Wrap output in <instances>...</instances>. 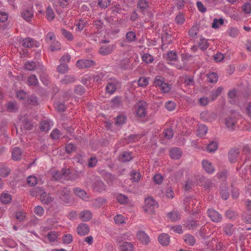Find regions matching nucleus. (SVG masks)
Here are the masks:
<instances>
[{"mask_svg": "<svg viewBox=\"0 0 251 251\" xmlns=\"http://www.w3.org/2000/svg\"><path fill=\"white\" fill-rule=\"evenodd\" d=\"M137 238L142 243L147 244L150 242L149 237L143 231H140L137 234Z\"/></svg>", "mask_w": 251, "mask_h": 251, "instance_id": "obj_25", "label": "nucleus"}, {"mask_svg": "<svg viewBox=\"0 0 251 251\" xmlns=\"http://www.w3.org/2000/svg\"><path fill=\"white\" fill-rule=\"evenodd\" d=\"M25 67L26 70L32 71L36 68V63L33 61H27L25 63Z\"/></svg>", "mask_w": 251, "mask_h": 251, "instance_id": "obj_60", "label": "nucleus"}, {"mask_svg": "<svg viewBox=\"0 0 251 251\" xmlns=\"http://www.w3.org/2000/svg\"><path fill=\"white\" fill-rule=\"evenodd\" d=\"M225 215L227 218L230 219H235L238 216V213L229 209L226 211Z\"/></svg>", "mask_w": 251, "mask_h": 251, "instance_id": "obj_42", "label": "nucleus"}, {"mask_svg": "<svg viewBox=\"0 0 251 251\" xmlns=\"http://www.w3.org/2000/svg\"><path fill=\"white\" fill-rule=\"evenodd\" d=\"M239 154V150L237 148L230 150L228 153V158L230 163H234L237 161V158Z\"/></svg>", "mask_w": 251, "mask_h": 251, "instance_id": "obj_9", "label": "nucleus"}, {"mask_svg": "<svg viewBox=\"0 0 251 251\" xmlns=\"http://www.w3.org/2000/svg\"><path fill=\"white\" fill-rule=\"evenodd\" d=\"M122 251H133V245L130 242H125L121 246Z\"/></svg>", "mask_w": 251, "mask_h": 251, "instance_id": "obj_40", "label": "nucleus"}, {"mask_svg": "<svg viewBox=\"0 0 251 251\" xmlns=\"http://www.w3.org/2000/svg\"><path fill=\"white\" fill-rule=\"evenodd\" d=\"M55 17V14L50 7V6H48L46 10V18L49 21H52Z\"/></svg>", "mask_w": 251, "mask_h": 251, "instance_id": "obj_44", "label": "nucleus"}, {"mask_svg": "<svg viewBox=\"0 0 251 251\" xmlns=\"http://www.w3.org/2000/svg\"><path fill=\"white\" fill-rule=\"evenodd\" d=\"M137 7L142 11H144L149 7V2L146 0H139Z\"/></svg>", "mask_w": 251, "mask_h": 251, "instance_id": "obj_39", "label": "nucleus"}, {"mask_svg": "<svg viewBox=\"0 0 251 251\" xmlns=\"http://www.w3.org/2000/svg\"><path fill=\"white\" fill-rule=\"evenodd\" d=\"M95 65V62L92 60H78L76 63V66L80 69L89 68L94 66Z\"/></svg>", "mask_w": 251, "mask_h": 251, "instance_id": "obj_5", "label": "nucleus"}, {"mask_svg": "<svg viewBox=\"0 0 251 251\" xmlns=\"http://www.w3.org/2000/svg\"><path fill=\"white\" fill-rule=\"evenodd\" d=\"M26 102L27 104H31L33 105H37L38 104V98L35 95H31L27 98Z\"/></svg>", "mask_w": 251, "mask_h": 251, "instance_id": "obj_37", "label": "nucleus"}, {"mask_svg": "<svg viewBox=\"0 0 251 251\" xmlns=\"http://www.w3.org/2000/svg\"><path fill=\"white\" fill-rule=\"evenodd\" d=\"M116 49L114 44L102 46L99 49V53L102 55H107L113 52Z\"/></svg>", "mask_w": 251, "mask_h": 251, "instance_id": "obj_6", "label": "nucleus"}, {"mask_svg": "<svg viewBox=\"0 0 251 251\" xmlns=\"http://www.w3.org/2000/svg\"><path fill=\"white\" fill-rule=\"evenodd\" d=\"M126 40L129 43L136 41L137 37L135 33L133 31H128L126 33Z\"/></svg>", "mask_w": 251, "mask_h": 251, "instance_id": "obj_36", "label": "nucleus"}, {"mask_svg": "<svg viewBox=\"0 0 251 251\" xmlns=\"http://www.w3.org/2000/svg\"><path fill=\"white\" fill-rule=\"evenodd\" d=\"M73 192L76 196L83 200L86 201L89 199V196L86 192L80 188L75 187L74 188Z\"/></svg>", "mask_w": 251, "mask_h": 251, "instance_id": "obj_11", "label": "nucleus"}, {"mask_svg": "<svg viewBox=\"0 0 251 251\" xmlns=\"http://www.w3.org/2000/svg\"><path fill=\"white\" fill-rule=\"evenodd\" d=\"M23 126L24 128L26 130H30L33 127V125L31 124L30 120L27 118H24L22 121Z\"/></svg>", "mask_w": 251, "mask_h": 251, "instance_id": "obj_35", "label": "nucleus"}, {"mask_svg": "<svg viewBox=\"0 0 251 251\" xmlns=\"http://www.w3.org/2000/svg\"><path fill=\"white\" fill-rule=\"evenodd\" d=\"M59 199L64 203H69L70 202V189L67 187H64L58 190L56 192Z\"/></svg>", "mask_w": 251, "mask_h": 251, "instance_id": "obj_1", "label": "nucleus"}, {"mask_svg": "<svg viewBox=\"0 0 251 251\" xmlns=\"http://www.w3.org/2000/svg\"><path fill=\"white\" fill-rule=\"evenodd\" d=\"M202 165L204 170L208 174L213 173L215 170L211 163L207 160H202Z\"/></svg>", "mask_w": 251, "mask_h": 251, "instance_id": "obj_19", "label": "nucleus"}, {"mask_svg": "<svg viewBox=\"0 0 251 251\" xmlns=\"http://www.w3.org/2000/svg\"><path fill=\"white\" fill-rule=\"evenodd\" d=\"M237 120L235 117H228L225 119V124L228 130L232 131L235 129Z\"/></svg>", "mask_w": 251, "mask_h": 251, "instance_id": "obj_8", "label": "nucleus"}, {"mask_svg": "<svg viewBox=\"0 0 251 251\" xmlns=\"http://www.w3.org/2000/svg\"><path fill=\"white\" fill-rule=\"evenodd\" d=\"M98 4L100 7L106 8L110 4V0H98Z\"/></svg>", "mask_w": 251, "mask_h": 251, "instance_id": "obj_62", "label": "nucleus"}, {"mask_svg": "<svg viewBox=\"0 0 251 251\" xmlns=\"http://www.w3.org/2000/svg\"><path fill=\"white\" fill-rule=\"evenodd\" d=\"M158 207V203L152 198H148L145 199L144 209L147 213L150 214H154L155 209Z\"/></svg>", "mask_w": 251, "mask_h": 251, "instance_id": "obj_2", "label": "nucleus"}, {"mask_svg": "<svg viewBox=\"0 0 251 251\" xmlns=\"http://www.w3.org/2000/svg\"><path fill=\"white\" fill-rule=\"evenodd\" d=\"M167 217L172 221H176L180 218V215L176 211H172L167 214Z\"/></svg>", "mask_w": 251, "mask_h": 251, "instance_id": "obj_31", "label": "nucleus"}, {"mask_svg": "<svg viewBox=\"0 0 251 251\" xmlns=\"http://www.w3.org/2000/svg\"><path fill=\"white\" fill-rule=\"evenodd\" d=\"M185 243L190 246H194L196 243V239L190 234H186L183 236Z\"/></svg>", "mask_w": 251, "mask_h": 251, "instance_id": "obj_21", "label": "nucleus"}, {"mask_svg": "<svg viewBox=\"0 0 251 251\" xmlns=\"http://www.w3.org/2000/svg\"><path fill=\"white\" fill-rule=\"evenodd\" d=\"M23 46L25 48H31L33 46V40L31 38H26L23 40Z\"/></svg>", "mask_w": 251, "mask_h": 251, "instance_id": "obj_53", "label": "nucleus"}, {"mask_svg": "<svg viewBox=\"0 0 251 251\" xmlns=\"http://www.w3.org/2000/svg\"><path fill=\"white\" fill-rule=\"evenodd\" d=\"M105 185L100 180H97L93 185V188L95 191L98 192H101L105 190Z\"/></svg>", "mask_w": 251, "mask_h": 251, "instance_id": "obj_20", "label": "nucleus"}, {"mask_svg": "<svg viewBox=\"0 0 251 251\" xmlns=\"http://www.w3.org/2000/svg\"><path fill=\"white\" fill-rule=\"evenodd\" d=\"M243 152L244 154L246 156L245 162L248 159H251V148L249 145H246L243 147Z\"/></svg>", "mask_w": 251, "mask_h": 251, "instance_id": "obj_38", "label": "nucleus"}, {"mask_svg": "<svg viewBox=\"0 0 251 251\" xmlns=\"http://www.w3.org/2000/svg\"><path fill=\"white\" fill-rule=\"evenodd\" d=\"M131 179L132 181L137 182L141 178V174L139 172H137L133 170L130 174Z\"/></svg>", "mask_w": 251, "mask_h": 251, "instance_id": "obj_41", "label": "nucleus"}, {"mask_svg": "<svg viewBox=\"0 0 251 251\" xmlns=\"http://www.w3.org/2000/svg\"><path fill=\"white\" fill-rule=\"evenodd\" d=\"M218 149V144L216 142H211L207 147V150L209 152H213Z\"/></svg>", "mask_w": 251, "mask_h": 251, "instance_id": "obj_52", "label": "nucleus"}, {"mask_svg": "<svg viewBox=\"0 0 251 251\" xmlns=\"http://www.w3.org/2000/svg\"><path fill=\"white\" fill-rule=\"evenodd\" d=\"M158 240L160 244L166 246L170 243V236L166 233H162L158 236Z\"/></svg>", "mask_w": 251, "mask_h": 251, "instance_id": "obj_18", "label": "nucleus"}, {"mask_svg": "<svg viewBox=\"0 0 251 251\" xmlns=\"http://www.w3.org/2000/svg\"><path fill=\"white\" fill-rule=\"evenodd\" d=\"M132 152L123 151L119 156V160L122 162H129L133 159Z\"/></svg>", "mask_w": 251, "mask_h": 251, "instance_id": "obj_16", "label": "nucleus"}, {"mask_svg": "<svg viewBox=\"0 0 251 251\" xmlns=\"http://www.w3.org/2000/svg\"><path fill=\"white\" fill-rule=\"evenodd\" d=\"M44 190L40 187H35L31 189L29 191V194L33 197H36L38 195H40L42 194Z\"/></svg>", "mask_w": 251, "mask_h": 251, "instance_id": "obj_32", "label": "nucleus"}, {"mask_svg": "<svg viewBox=\"0 0 251 251\" xmlns=\"http://www.w3.org/2000/svg\"><path fill=\"white\" fill-rule=\"evenodd\" d=\"M76 231L77 234L79 235H86L89 232V226L86 224H80L78 225L76 228Z\"/></svg>", "mask_w": 251, "mask_h": 251, "instance_id": "obj_10", "label": "nucleus"}, {"mask_svg": "<svg viewBox=\"0 0 251 251\" xmlns=\"http://www.w3.org/2000/svg\"><path fill=\"white\" fill-rule=\"evenodd\" d=\"M110 103L114 106H119L121 104V98L118 96L114 97L111 100Z\"/></svg>", "mask_w": 251, "mask_h": 251, "instance_id": "obj_58", "label": "nucleus"}, {"mask_svg": "<svg viewBox=\"0 0 251 251\" xmlns=\"http://www.w3.org/2000/svg\"><path fill=\"white\" fill-rule=\"evenodd\" d=\"M163 134L164 137L168 140L172 138L174 135L173 130L170 128H168L165 129L163 132Z\"/></svg>", "mask_w": 251, "mask_h": 251, "instance_id": "obj_51", "label": "nucleus"}, {"mask_svg": "<svg viewBox=\"0 0 251 251\" xmlns=\"http://www.w3.org/2000/svg\"><path fill=\"white\" fill-rule=\"evenodd\" d=\"M33 15L32 12L29 10L24 11L22 13V17L27 22H29L31 20Z\"/></svg>", "mask_w": 251, "mask_h": 251, "instance_id": "obj_47", "label": "nucleus"}, {"mask_svg": "<svg viewBox=\"0 0 251 251\" xmlns=\"http://www.w3.org/2000/svg\"><path fill=\"white\" fill-rule=\"evenodd\" d=\"M28 84L30 85L35 86L38 83V80L37 77L34 75H31L28 76L27 79Z\"/></svg>", "mask_w": 251, "mask_h": 251, "instance_id": "obj_57", "label": "nucleus"}, {"mask_svg": "<svg viewBox=\"0 0 251 251\" xmlns=\"http://www.w3.org/2000/svg\"><path fill=\"white\" fill-rule=\"evenodd\" d=\"M11 172V169L9 167L4 164H0V176L1 177H5L7 176Z\"/></svg>", "mask_w": 251, "mask_h": 251, "instance_id": "obj_23", "label": "nucleus"}, {"mask_svg": "<svg viewBox=\"0 0 251 251\" xmlns=\"http://www.w3.org/2000/svg\"><path fill=\"white\" fill-rule=\"evenodd\" d=\"M80 218L82 221H89L92 219V214L89 210H84L80 213Z\"/></svg>", "mask_w": 251, "mask_h": 251, "instance_id": "obj_28", "label": "nucleus"}, {"mask_svg": "<svg viewBox=\"0 0 251 251\" xmlns=\"http://www.w3.org/2000/svg\"><path fill=\"white\" fill-rule=\"evenodd\" d=\"M40 128L42 131H47L50 128V123L48 121H43L40 123Z\"/></svg>", "mask_w": 251, "mask_h": 251, "instance_id": "obj_43", "label": "nucleus"}, {"mask_svg": "<svg viewBox=\"0 0 251 251\" xmlns=\"http://www.w3.org/2000/svg\"><path fill=\"white\" fill-rule=\"evenodd\" d=\"M40 200L42 203L49 204L53 201V199L51 197L50 193H47L44 191L40 196Z\"/></svg>", "mask_w": 251, "mask_h": 251, "instance_id": "obj_12", "label": "nucleus"}, {"mask_svg": "<svg viewBox=\"0 0 251 251\" xmlns=\"http://www.w3.org/2000/svg\"><path fill=\"white\" fill-rule=\"evenodd\" d=\"M70 173L69 169H62L60 172H55L52 176L56 180H60L63 177H66Z\"/></svg>", "mask_w": 251, "mask_h": 251, "instance_id": "obj_13", "label": "nucleus"}, {"mask_svg": "<svg viewBox=\"0 0 251 251\" xmlns=\"http://www.w3.org/2000/svg\"><path fill=\"white\" fill-rule=\"evenodd\" d=\"M76 79L74 75H65L62 78L60 82L62 85H67L71 83H74Z\"/></svg>", "mask_w": 251, "mask_h": 251, "instance_id": "obj_14", "label": "nucleus"}, {"mask_svg": "<svg viewBox=\"0 0 251 251\" xmlns=\"http://www.w3.org/2000/svg\"><path fill=\"white\" fill-rule=\"evenodd\" d=\"M116 199L118 202L122 204H126L129 201L128 197L122 194H118L116 196Z\"/></svg>", "mask_w": 251, "mask_h": 251, "instance_id": "obj_33", "label": "nucleus"}, {"mask_svg": "<svg viewBox=\"0 0 251 251\" xmlns=\"http://www.w3.org/2000/svg\"><path fill=\"white\" fill-rule=\"evenodd\" d=\"M103 177L108 184H111L116 178L114 175L108 172L104 173L103 175Z\"/></svg>", "mask_w": 251, "mask_h": 251, "instance_id": "obj_34", "label": "nucleus"}, {"mask_svg": "<svg viewBox=\"0 0 251 251\" xmlns=\"http://www.w3.org/2000/svg\"><path fill=\"white\" fill-rule=\"evenodd\" d=\"M118 84V82H108L105 88L106 92L110 94H113L116 91L117 84Z\"/></svg>", "mask_w": 251, "mask_h": 251, "instance_id": "obj_26", "label": "nucleus"}, {"mask_svg": "<svg viewBox=\"0 0 251 251\" xmlns=\"http://www.w3.org/2000/svg\"><path fill=\"white\" fill-rule=\"evenodd\" d=\"M162 41L165 44H170L172 42V36L168 33H165L162 37Z\"/></svg>", "mask_w": 251, "mask_h": 251, "instance_id": "obj_48", "label": "nucleus"}, {"mask_svg": "<svg viewBox=\"0 0 251 251\" xmlns=\"http://www.w3.org/2000/svg\"><path fill=\"white\" fill-rule=\"evenodd\" d=\"M165 108L169 111H173L176 108V103L172 100H169L165 103Z\"/></svg>", "mask_w": 251, "mask_h": 251, "instance_id": "obj_61", "label": "nucleus"}, {"mask_svg": "<svg viewBox=\"0 0 251 251\" xmlns=\"http://www.w3.org/2000/svg\"><path fill=\"white\" fill-rule=\"evenodd\" d=\"M208 81L210 83H216L218 81V75L214 72H210L207 74Z\"/></svg>", "mask_w": 251, "mask_h": 251, "instance_id": "obj_46", "label": "nucleus"}, {"mask_svg": "<svg viewBox=\"0 0 251 251\" xmlns=\"http://www.w3.org/2000/svg\"><path fill=\"white\" fill-rule=\"evenodd\" d=\"M114 120L115 125L117 126L120 127L126 123V116L124 115H119L115 118Z\"/></svg>", "mask_w": 251, "mask_h": 251, "instance_id": "obj_24", "label": "nucleus"}, {"mask_svg": "<svg viewBox=\"0 0 251 251\" xmlns=\"http://www.w3.org/2000/svg\"><path fill=\"white\" fill-rule=\"evenodd\" d=\"M223 230L226 235H232L234 231L233 225L231 224H226L223 228Z\"/></svg>", "mask_w": 251, "mask_h": 251, "instance_id": "obj_30", "label": "nucleus"}, {"mask_svg": "<svg viewBox=\"0 0 251 251\" xmlns=\"http://www.w3.org/2000/svg\"><path fill=\"white\" fill-rule=\"evenodd\" d=\"M69 70L68 66L66 63H61L57 68L58 72L61 74H65L68 72Z\"/></svg>", "mask_w": 251, "mask_h": 251, "instance_id": "obj_50", "label": "nucleus"}, {"mask_svg": "<svg viewBox=\"0 0 251 251\" xmlns=\"http://www.w3.org/2000/svg\"><path fill=\"white\" fill-rule=\"evenodd\" d=\"M207 213L208 217L214 222L219 223L222 220V216L221 214L213 209H208Z\"/></svg>", "mask_w": 251, "mask_h": 251, "instance_id": "obj_4", "label": "nucleus"}, {"mask_svg": "<svg viewBox=\"0 0 251 251\" xmlns=\"http://www.w3.org/2000/svg\"><path fill=\"white\" fill-rule=\"evenodd\" d=\"M147 102L144 100H140L136 111V115L140 118L145 117L146 115Z\"/></svg>", "mask_w": 251, "mask_h": 251, "instance_id": "obj_3", "label": "nucleus"}, {"mask_svg": "<svg viewBox=\"0 0 251 251\" xmlns=\"http://www.w3.org/2000/svg\"><path fill=\"white\" fill-rule=\"evenodd\" d=\"M7 108L8 111L10 112H15L18 110V107L17 103L13 102H10L8 103Z\"/></svg>", "mask_w": 251, "mask_h": 251, "instance_id": "obj_54", "label": "nucleus"}, {"mask_svg": "<svg viewBox=\"0 0 251 251\" xmlns=\"http://www.w3.org/2000/svg\"><path fill=\"white\" fill-rule=\"evenodd\" d=\"M164 78L160 75H157L154 79V84L156 87H160L165 82Z\"/></svg>", "mask_w": 251, "mask_h": 251, "instance_id": "obj_49", "label": "nucleus"}, {"mask_svg": "<svg viewBox=\"0 0 251 251\" xmlns=\"http://www.w3.org/2000/svg\"><path fill=\"white\" fill-rule=\"evenodd\" d=\"M220 193L222 199L224 200H227L229 194L227 185L226 183L222 184L220 186Z\"/></svg>", "mask_w": 251, "mask_h": 251, "instance_id": "obj_15", "label": "nucleus"}, {"mask_svg": "<svg viewBox=\"0 0 251 251\" xmlns=\"http://www.w3.org/2000/svg\"><path fill=\"white\" fill-rule=\"evenodd\" d=\"M199 226L198 220L192 219H188L183 224V226L189 230H195Z\"/></svg>", "mask_w": 251, "mask_h": 251, "instance_id": "obj_7", "label": "nucleus"}, {"mask_svg": "<svg viewBox=\"0 0 251 251\" xmlns=\"http://www.w3.org/2000/svg\"><path fill=\"white\" fill-rule=\"evenodd\" d=\"M143 61L146 63H151L153 61V57L149 53H145L142 56Z\"/></svg>", "mask_w": 251, "mask_h": 251, "instance_id": "obj_63", "label": "nucleus"}, {"mask_svg": "<svg viewBox=\"0 0 251 251\" xmlns=\"http://www.w3.org/2000/svg\"><path fill=\"white\" fill-rule=\"evenodd\" d=\"M181 155L182 152L178 148H172L170 151V156L173 159H179Z\"/></svg>", "mask_w": 251, "mask_h": 251, "instance_id": "obj_17", "label": "nucleus"}, {"mask_svg": "<svg viewBox=\"0 0 251 251\" xmlns=\"http://www.w3.org/2000/svg\"><path fill=\"white\" fill-rule=\"evenodd\" d=\"M140 136L139 134H131L125 139L126 144L135 143L139 140Z\"/></svg>", "mask_w": 251, "mask_h": 251, "instance_id": "obj_29", "label": "nucleus"}, {"mask_svg": "<svg viewBox=\"0 0 251 251\" xmlns=\"http://www.w3.org/2000/svg\"><path fill=\"white\" fill-rule=\"evenodd\" d=\"M223 90V88L219 87L216 90L212 91L211 99L212 101L214 100L221 94Z\"/></svg>", "mask_w": 251, "mask_h": 251, "instance_id": "obj_55", "label": "nucleus"}, {"mask_svg": "<svg viewBox=\"0 0 251 251\" xmlns=\"http://www.w3.org/2000/svg\"><path fill=\"white\" fill-rule=\"evenodd\" d=\"M0 200L3 203L7 204L11 201V198L10 194L8 193H2L0 196Z\"/></svg>", "mask_w": 251, "mask_h": 251, "instance_id": "obj_45", "label": "nucleus"}, {"mask_svg": "<svg viewBox=\"0 0 251 251\" xmlns=\"http://www.w3.org/2000/svg\"><path fill=\"white\" fill-rule=\"evenodd\" d=\"M22 151L20 148L15 147L12 149V158L15 161L20 160L21 159Z\"/></svg>", "mask_w": 251, "mask_h": 251, "instance_id": "obj_22", "label": "nucleus"}, {"mask_svg": "<svg viewBox=\"0 0 251 251\" xmlns=\"http://www.w3.org/2000/svg\"><path fill=\"white\" fill-rule=\"evenodd\" d=\"M224 23V20L222 18L216 19L215 18L213 20V23L212 25V27L213 28H217L219 27V25H223Z\"/></svg>", "mask_w": 251, "mask_h": 251, "instance_id": "obj_56", "label": "nucleus"}, {"mask_svg": "<svg viewBox=\"0 0 251 251\" xmlns=\"http://www.w3.org/2000/svg\"><path fill=\"white\" fill-rule=\"evenodd\" d=\"M160 87L161 90L164 93H169L172 88L171 85L165 82Z\"/></svg>", "mask_w": 251, "mask_h": 251, "instance_id": "obj_64", "label": "nucleus"}, {"mask_svg": "<svg viewBox=\"0 0 251 251\" xmlns=\"http://www.w3.org/2000/svg\"><path fill=\"white\" fill-rule=\"evenodd\" d=\"M166 196L167 198L173 199L174 197L175 193L173 189L171 186L168 185L166 189Z\"/></svg>", "mask_w": 251, "mask_h": 251, "instance_id": "obj_59", "label": "nucleus"}, {"mask_svg": "<svg viewBox=\"0 0 251 251\" xmlns=\"http://www.w3.org/2000/svg\"><path fill=\"white\" fill-rule=\"evenodd\" d=\"M207 130L208 128L205 125H200L197 130V135L201 137H203L207 133Z\"/></svg>", "mask_w": 251, "mask_h": 251, "instance_id": "obj_27", "label": "nucleus"}]
</instances>
